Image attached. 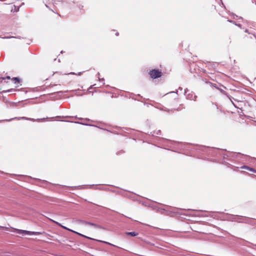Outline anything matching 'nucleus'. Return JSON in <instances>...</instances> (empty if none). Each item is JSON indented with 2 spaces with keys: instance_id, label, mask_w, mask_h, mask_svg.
Here are the masks:
<instances>
[{
  "instance_id": "obj_1",
  "label": "nucleus",
  "mask_w": 256,
  "mask_h": 256,
  "mask_svg": "<svg viewBox=\"0 0 256 256\" xmlns=\"http://www.w3.org/2000/svg\"><path fill=\"white\" fill-rule=\"evenodd\" d=\"M50 220L52 222H54L55 224H58V226H61V227L63 228H64V229H66V230H69V231H70V232H74V233H76V234H78V235H80V236H83V237H84V238H88V239H90V240H98V242H104V243H106V244H110V245L112 244H110V243H109V242H106L102 241V240H96V239H94V238H90V237H88V236H84V234H80V233H79V232H75V231H74V230H70V228H66V226H62L60 224L59 222H56V221H54V220Z\"/></svg>"
},
{
  "instance_id": "obj_2",
  "label": "nucleus",
  "mask_w": 256,
  "mask_h": 256,
  "mask_svg": "<svg viewBox=\"0 0 256 256\" xmlns=\"http://www.w3.org/2000/svg\"><path fill=\"white\" fill-rule=\"evenodd\" d=\"M150 74L153 78H156L161 76V72L158 70H152L150 72Z\"/></svg>"
},
{
  "instance_id": "obj_3",
  "label": "nucleus",
  "mask_w": 256,
  "mask_h": 256,
  "mask_svg": "<svg viewBox=\"0 0 256 256\" xmlns=\"http://www.w3.org/2000/svg\"><path fill=\"white\" fill-rule=\"evenodd\" d=\"M14 230H16L18 231V233L20 234L32 235V234H39V232H30V231L20 230H17V229H14Z\"/></svg>"
},
{
  "instance_id": "obj_4",
  "label": "nucleus",
  "mask_w": 256,
  "mask_h": 256,
  "mask_svg": "<svg viewBox=\"0 0 256 256\" xmlns=\"http://www.w3.org/2000/svg\"><path fill=\"white\" fill-rule=\"evenodd\" d=\"M126 234L130 235L132 236H135L138 235V234L137 232H126Z\"/></svg>"
},
{
  "instance_id": "obj_5",
  "label": "nucleus",
  "mask_w": 256,
  "mask_h": 256,
  "mask_svg": "<svg viewBox=\"0 0 256 256\" xmlns=\"http://www.w3.org/2000/svg\"><path fill=\"white\" fill-rule=\"evenodd\" d=\"M88 225H90V226H94L96 228H102L99 225H98L96 224H94V223H92V222H88Z\"/></svg>"
},
{
  "instance_id": "obj_6",
  "label": "nucleus",
  "mask_w": 256,
  "mask_h": 256,
  "mask_svg": "<svg viewBox=\"0 0 256 256\" xmlns=\"http://www.w3.org/2000/svg\"><path fill=\"white\" fill-rule=\"evenodd\" d=\"M88 222H86V221H85V220H78V224H84V225H86L88 224Z\"/></svg>"
},
{
  "instance_id": "obj_7",
  "label": "nucleus",
  "mask_w": 256,
  "mask_h": 256,
  "mask_svg": "<svg viewBox=\"0 0 256 256\" xmlns=\"http://www.w3.org/2000/svg\"><path fill=\"white\" fill-rule=\"evenodd\" d=\"M13 80L15 84L18 83L20 82L18 78H14Z\"/></svg>"
},
{
  "instance_id": "obj_8",
  "label": "nucleus",
  "mask_w": 256,
  "mask_h": 256,
  "mask_svg": "<svg viewBox=\"0 0 256 256\" xmlns=\"http://www.w3.org/2000/svg\"><path fill=\"white\" fill-rule=\"evenodd\" d=\"M243 168H246V169L248 170H250L252 172H254V170L253 168H248V166H244V167H243Z\"/></svg>"
},
{
  "instance_id": "obj_9",
  "label": "nucleus",
  "mask_w": 256,
  "mask_h": 256,
  "mask_svg": "<svg viewBox=\"0 0 256 256\" xmlns=\"http://www.w3.org/2000/svg\"><path fill=\"white\" fill-rule=\"evenodd\" d=\"M0 229H4V230H8V228L6 227H4V226H0Z\"/></svg>"
},
{
  "instance_id": "obj_10",
  "label": "nucleus",
  "mask_w": 256,
  "mask_h": 256,
  "mask_svg": "<svg viewBox=\"0 0 256 256\" xmlns=\"http://www.w3.org/2000/svg\"><path fill=\"white\" fill-rule=\"evenodd\" d=\"M116 36H118V32H117V33H116Z\"/></svg>"
}]
</instances>
